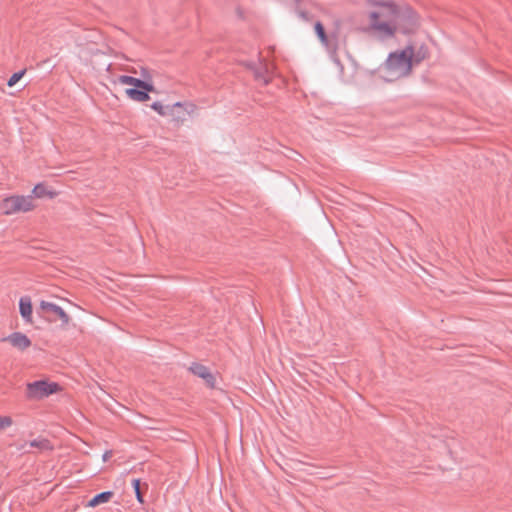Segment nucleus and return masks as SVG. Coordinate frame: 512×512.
<instances>
[{"instance_id":"obj_19","label":"nucleus","mask_w":512,"mask_h":512,"mask_svg":"<svg viewBox=\"0 0 512 512\" xmlns=\"http://www.w3.org/2000/svg\"><path fill=\"white\" fill-rule=\"evenodd\" d=\"M13 420L10 416H0V430L10 427Z\"/></svg>"},{"instance_id":"obj_6","label":"nucleus","mask_w":512,"mask_h":512,"mask_svg":"<svg viewBox=\"0 0 512 512\" xmlns=\"http://www.w3.org/2000/svg\"><path fill=\"white\" fill-rule=\"evenodd\" d=\"M196 111V105L191 102H177L173 105H169L168 117H170L172 121L182 124L188 117L194 115Z\"/></svg>"},{"instance_id":"obj_1","label":"nucleus","mask_w":512,"mask_h":512,"mask_svg":"<svg viewBox=\"0 0 512 512\" xmlns=\"http://www.w3.org/2000/svg\"><path fill=\"white\" fill-rule=\"evenodd\" d=\"M369 31L386 40L397 33L412 34L421 26L418 13L409 5L395 0H365Z\"/></svg>"},{"instance_id":"obj_11","label":"nucleus","mask_w":512,"mask_h":512,"mask_svg":"<svg viewBox=\"0 0 512 512\" xmlns=\"http://www.w3.org/2000/svg\"><path fill=\"white\" fill-rule=\"evenodd\" d=\"M154 92V86L151 83V89L144 88H127L125 90L126 96L136 102H146L150 99L149 93Z\"/></svg>"},{"instance_id":"obj_7","label":"nucleus","mask_w":512,"mask_h":512,"mask_svg":"<svg viewBox=\"0 0 512 512\" xmlns=\"http://www.w3.org/2000/svg\"><path fill=\"white\" fill-rule=\"evenodd\" d=\"M2 341L9 343L11 347L20 352H25L32 345L31 339L22 332H13L8 336L2 338Z\"/></svg>"},{"instance_id":"obj_21","label":"nucleus","mask_w":512,"mask_h":512,"mask_svg":"<svg viewBox=\"0 0 512 512\" xmlns=\"http://www.w3.org/2000/svg\"><path fill=\"white\" fill-rule=\"evenodd\" d=\"M263 83H264V84H268V83H269V80H268V79H266V78H264V79H263Z\"/></svg>"},{"instance_id":"obj_3","label":"nucleus","mask_w":512,"mask_h":512,"mask_svg":"<svg viewBox=\"0 0 512 512\" xmlns=\"http://www.w3.org/2000/svg\"><path fill=\"white\" fill-rule=\"evenodd\" d=\"M37 207L32 196L28 195H9L0 202V211L3 215L10 216L18 213H28Z\"/></svg>"},{"instance_id":"obj_13","label":"nucleus","mask_w":512,"mask_h":512,"mask_svg":"<svg viewBox=\"0 0 512 512\" xmlns=\"http://www.w3.org/2000/svg\"><path fill=\"white\" fill-rule=\"evenodd\" d=\"M113 496H114V493L112 491L102 492V493L97 494L96 496H94L87 503L86 506L89 507V508H94V507H96L98 505H101V504L109 502L112 499Z\"/></svg>"},{"instance_id":"obj_10","label":"nucleus","mask_w":512,"mask_h":512,"mask_svg":"<svg viewBox=\"0 0 512 512\" xmlns=\"http://www.w3.org/2000/svg\"><path fill=\"white\" fill-rule=\"evenodd\" d=\"M19 312L27 324H33V306L31 298L23 296L19 300Z\"/></svg>"},{"instance_id":"obj_2","label":"nucleus","mask_w":512,"mask_h":512,"mask_svg":"<svg viewBox=\"0 0 512 512\" xmlns=\"http://www.w3.org/2000/svg\"><path fill=\"white\" fill-rule=\"evenodd\" d=\"M421 58L415 56L414 48L407 46L389 54L384 66L383 76L388 81H394L407 76L414 64H418Z\"/></svg>"},{"instance_id":"obj_15","label":"nucleus","mask_w":512,"mask_h":512,"mask_svg":"<svg viewBox=\"0 0 512 512\" xmlns=\"http://www.w3.org/2000/svg\"><path fill=\"white\" fill-rule=\"evenodd\" d=\"M314 29H315V33H316L317 37L319 38L320 42L323 45L327 46L329 43V40L325 33V29H324V26L322 25V23L316 22L314 25Z\"/></svg>"},{"instance_id":"obj_14","label":"nucleus","mask_w":512,"mask_h":512,"mask_svg":"<svg viewBox=\"0 0 512 512\" xmlns=\"http://www.w3.org/2000/svg\"><path fill=\"white\" fill-rule=\"evenodd\" d=\"M29 446L31 448H37V449H40V450H45V449H50V443L48 440L46 439H35V440H32L28 443H25L22 448L24 449L26 446Z\"/></svg>"},{"instance_id":"obj_17","label":"nucleus","mask_w":512,"mask_h":512,"mask_svg":"<svg viewBox=\"0 0 512 512\" xmlns=\"http://www.w3.org/2000/svg\"><path fill=\"white\" fill-rule=\"evenodd\" d=\"M25 74V71H20V72H16L14 73L8 80L7 82V85L9 87H13L18 81H20L22 79V77L24 76Z\"/></svg>"},{"instance_id":"obj_4","label":"nucleus","mask_w":512,"mask_h":512,"mask_svg":"<svg viewBox=\"0 0 512 512\" xmlns=\"http://www.w3.org/2000/svg\"><path fill=\"white\" fill-rule=\"evenodd\" d=\"M38 312L48 322L60 321L61 328H66L71 322V317L62 307L49 301H40Z\"/></svg>"},{"instance_id":"obj_9","label":"nucleus","mask_w":512,"mask_h":512,"mask_svg":"<svg viewBox=\"0 0 512 512\" xmlns=\"http://www.w3.org/2000/svg\"><path fill=\"white\" fill-rule=\"evenodd\" d=\"M59 195V193L53 189L50 185L45 182H40L34 186L32 189V198H48L54 199Z\"/></svg>"},{"instance_id":"obj_8","label":"nucleus","mask_w":512,"mask_h":512,"mask_svg":"<svg viewBox=\"0 0 512 512\" xmlns=\"http://www.w3.org/2000/svg\"><path fill=\"white\" fill-rule=\"evenodd\" d=\"M190 371L197 377L203 379V381L205 382V384L209 387V388H215L216 386V378L215 376L211 373V371L209 370V368H207L206 366L202 365V364H193L191 367H190Z\"/></svg>"},{"instance_id":"obj_18","label":"nucleus","mask_w":512,"mask_h":512,"mask_svg":"<svg viewBox=\"0 0 512 512\" xmlns=\"http://www.w3.org/2000/svg\"><path fill=\"white\" fill-rule=\"evenodd\" d=\"M132 485H133V488H134V491H135L136 498H137L138 502L143 503L144 499H143V496H142V494L140 492V480L139 479H134L132 481Z\"/></svg>"},{"instance_id":"obj_20","label":"nucleus","mask_w":512,"mask_h":512,"mask_svg":"<svg viewBox=\"0 0 512 512\" xmlns=\"http://www.w3.org/2000/svg\"><path fill=\"white\" fill-rule=\"evenodd\" d=\"M112 457V451H106L103 456H102V459L104 462L108 461L110 458Z\"/></svg>"},{"instance_id":"obj_12","label":"nucleus","mask_w":512,"mask_h":512,"mask_svg":"<svg viewBox=\"0 0 512 512\" xmlns=\"http://www.w3.org/2000/svg\"><path fill=\"white\" fill-rule=\"evenodd\" d=\"M115 82L122 84V85L132 86L131 88L151 89L150 81H144V80H141V79H138V78H135L132 76H128V75L119 76Z\"/></svg>"},{"instance_id":"obj_5","label":"nucleus","mask_w":512,"mask_h":512,"mask_svg":"<svg viewBox=\"0 0 512 512\" xmlns=\"http://www.w3.org/2000/svg\"><path fill=\"white\" fill-rule=\"evenodd\" d=\"M62 391L61 386L49 380H39L27 384V397L30 399H43Z\"/></svg>"},{"instance_id":"obj_22","label":"nucleus","mask_w":512,"mask_h":512,"mask_svg":"<svg viewBox=\"0 0 512 512\" xmlns=\"http://www.w3.org/2000/svg\"><path fill=\"white\" fill-rule=\"evenodd\" d=\"M296 2H300L301 0H295Z\"/></svg>"},{"instance_id":"obj_16","label":"nucleus","mask_w":512,"mask_h":512,"mask_svg":"<svg viewBox=\"0 0 512 512\" xmlns=\"http://www.w3.org/2000/svg\"><path fill=\"white\" fill-rule=\"evenodd\" d=\"M151 108L161 116H168L169 114V106H165L161 102H154Z\"/></svg>"}]
</instances>
